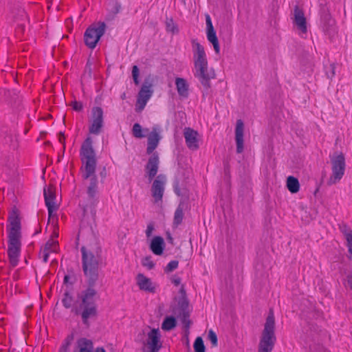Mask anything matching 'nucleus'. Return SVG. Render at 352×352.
<instances>
[{
  "mask_svg": "<svg viewBox=\"0 0 352 352\" xmlns=\"http://www.w3.org/2000/svg\"><path fill=\"white\" fill-rule=\"evenodd\" d=\"M80 251L82 268L87 278V287L81 292V302L79 306L73 307L72 311L77 316L80 315L82 324L89 327V319L96 318L98 316V307L95 299L98 292L94 287L99 278V270L106 265V262L102 255V248L98 245L89 248L82 246Z\"/></svg>",
  "mask_w": 352,
  "mask_h": 352,
  "instance_id": "f257e3e1",
  "label": "nucleus"
},
{
  "mask_svg": "<svg viewBox=\"0 0 352 352\" xmlns=\"http://www.w3.org/2000/svg\"><path fill=\"white\" fill-rule=\"evenodd\" d=\"M80 160L83 164L82 168L84 169L82 177L83 179L90 178V184L87 188V195L90 199L91 204L81 205L83 214L85 215L87 210L91 209L92 212L94 209L95 197L98 190V179L95 174L97 165L96 151L93 147V140L91 137H87L82 142L80 150Z\"/></svg>",
  "mask_w": 352,
  "mask_h": 352,
  "instance_id": "f03ea898",
  "label": "nucleus"
},
{
  "mask_svg": "<svg viewBox=\"0 0 352 352\" xmlns=\"http://www.w3.org/2000/svg\"><path fill=\"white\" fill-rule=\"evenodd\" d=\"M10 227L8 230V254L11 267H14L18 265L19 257L21 252V224L18 210L14 208L8 217Z\"/></svg>",
  "mask_w": 352,
  "mask_h": 352,
  "instance_id": "7ed1b4c3",
  "label": "nucleus"
},
{
  "mask_svg": "<svg viewBox=\"0 0 352 352\" xmlns=\"http://www.w3.org/2000/svg\"><path fill=\"white\" fill-rule=\"evenodd\" d=\"M276 340L275 319L273 311L270 309L262 332L258 352H271Z\"/></svg>",
  "mask_w": 352,
  "mask_h": 352,
  "instance_id": "20e7f679",
  "label": "nucleus"
},
{
  "mask_svg": "<svg viewBox=\"0 0 352 352\" xmlns=\"http://www.w3.org/2000/svg\"><path fill=\"white\" fill-rule=\"evenodd\" d=\"M106 24L104 22H99L98 26L90 25L84 34L85 44L90 49H94L104 34Z\"/></svg>",
  "mask_w": 352,
  "mask_h": 352,
  "instance_id": "39448f33",
  "label": "nucleus"
},
{
  "mask_svg": "<svg viewBox=\"0 0 352 352\" xmlns=\"http://www.w3.org/2000/svg\"><path fill=\"white\" fill-rule=\"evenodd\" d=\"M332 164V175L328 181V185L331 186L339 182L344 174L346 164L345 157L342 153H336L331 158Z\"/></svg>",
  "mask_w": 352,
  "mask_h": 352,
  "instance_id": "423d86ee",
  "label": "nucleus"
},
{
  "mask_svg": "<svg viewBox=\"0 0 352 352\" xmlns=\"http://www.w3.org/2000/svg\"><path fill=\"white\" fill-rule=\"evenodd\" d=\"M195 76L199 80L204 87L203 96L208 94L211 87L210 80L216 78V74L213 68L208 69V66H201L195 68Z\"/></svg>",
  "mask_w": 352,
  "mask_h": 352,
  "instance_id": "0eeeda50",
  "label": "nucleus"
},
{
  "mask_svg": "<svg viewBox=\"0 0 352 352\" xmlns=\"http://www.w3.org/2000/svg\"><path fill=\"white\" fill-rule=\"evenodd\" d=\"M91 118L89 131L91 134L98 135L104 126L102 109L100 107H94L91 109Z\"/></svg>",
  "mask_w": 352,
  "mask_h": 352,
  "instance_id": "6e6552de",
  "label": "nucleus"
},
{
  "mask_svg": "<svg viewBox=\"0 0 352 352\" xmlns=\"http://www.w3.org/2000/svg\"><path fill=\"white\" fill-rule=\"evenodd\" d=\"M320 27L324 34L331 36L335 32V21L328 10V8L323 6L320 9Z\"/></svg>",
  "mask_w": 352,
  "mask_h": 352,
  "instance_id": "1a4fd4ad",
  "label": "nucleus"
},
{
  "mask_svg": "<svg viewBox=\"0 0 352 352\" xmlns=\"http://www.w3.org/2000/svg\"><path fill=\"white\" fill-rule=\"evenodd\" d=\"M147 340L143 342L148 346V350L145 352H158L162 347L160 341L161 333L159 329L153 328L147 334Z\"/></svg>",
  "mask_w": 352,
  "mask_h": 352,
  "instance_id": "9d476101",
  "label": "nucleus"
},
{
  "mask_svg": "<svg viewBox=\"0 0 352 352\" xmlns=\"http://www.w3.org/2000/svg\"><path fill=\"white\" fill-rule=\"evenodd\" d=\"M160 165V157L157 152L151 154L147 163L145 165V177L151 182L156 176Z\"/></svg>",
  "mask_w": 352,
  "mask_h": 352,
  "instance_id": "9b49d317",
  "label": "nucleus"
},
{
  "mask_svg": "<svg viewBox=\"0 0 352 352\" xmlns=\"http://www.w3.org/2000/svg\"><path fill=\"white\" fill-rule=\"evenodd\" d=\"M166 181V175L164 174L158 175L156 178L153 180L151 186L152 196L155 199V201L157 202L161 201L163 197L165 184Z\"/></svg>",
  "mask_w": 352,
  "mask_h": 352,
  "instance_id": "f8f14e48",
  "label": "nucleus"
},
{
  "mask_svg": "<svg viewBox=\"0 0 352 352\" xmlns=\"http://www.w3.org/2000/svg\"><path fill=\"white\" fill-rule=\"evenodd\" d=\"M192 43L195 68L201 66H208V60L204 47L195 39L192 41Z\"/></svg>",
  "mask_w": 352,
  "mask_h": 352,
  "instance_id": "ddd939ff",
  "label": "nucleus"
},
{
  "mask_svg": "<svg viewBox=\"0 0 352 352\" xmlns=\"http://www.w3.org/2000/svg\"><path fill=\"white\" fill-rule=\"evenodd\" d=\"M172 314L179 318L183 325L184 333L190 334V328L192 324V321L190 320V310L189 307L181 309H175L170 310Z\"/></svg>",
  "mask_w": 352,
  "mask_h": 352,
  "instance_id": "4468645a",
  "label": "nucleus"
},
{
  "mask_svg": "<svg viewBox=\"0 0 352 352\" xmlns=\"http://www.w3.org/2000/svg\"><path fill=\"white\" fill-rule=\"evenodd\" d=\"M206 23L207 38L209 42L212 44L214 52L217 54H219L220 52V45L216 34V31L212 23L211 18L208 14H206Z\"/></svg>",
  "mask_w": 352,
  "mask_h": 352,
  "instance_id": "2eb2a0df",
  "label": "nucleus"
},
{
  "mask_svg": "<svg viewBox=\"0 0 352 352\" xmlns=\"http://www.w3.org/2000/svg\"><path fill=\"white\" fill-rule=\"evenodd\" d=\"M294 23L296 25L298 29L302 33H306L307 32L306 18L303 10L298 6L294 7Z\"/></svg>",
  "mask_w": 352,
  "mask_h": 352,
  "instance_id": "dca6fc26",
  "label": "nucleus"
},
{
  "mask_svg": "<svg viewBox=\"0 0 352 352\" xmlns=\"http://www.w3.org/2000/svg\"><path fill=\"white\" fill-rule=\"evenodd\" d=\"M179 296L175 297L174 300L176 302L171 303L170 306V310L175 309H181L189 307V300L187 297L186 290L184 285H182L179 291Z\"/></svg>",
  "mask_w": 352,
  "mask_h": 352,
  "instance_id": "f3484780",
  "label": "nucleus"
},
{
  "mask_svg": "<svg viewBox=\"0 0 352 352\" xmlns=\"http://www.w3.org/2000/svg\"><path fill=\"white\" fill-rule=\"evenodd\" d=\"M184 138L187 146L192 149L196 150L199 148L198 144V133L194 129L187 127L184 129Z\"/></svg>",
  "mask_w": 352,
  "mask_h": 352,
  "instance_id": "a211bd4d",
  "label": "nucleus"
},
{
  "mask_svg": "<svg viewBox=\"0 0 352 352\" xmlns=\"http://www.w3.org/2000/svg\"><path fill=\"white\" fill-rule=\"evenodd\" d=\"M243 122L240 119L237 120L235 128V141L237 153H241L243 151Z\"/></svg>",
  "mask_w": 352,
  "mask_h": 352,
  "instance_id": "6ab92c4d",
  "label": "nucleus"
},
{
  "mask_svg": "<svg viewBox=\"0 0 352 352\" xmlns=\"http://www.w3.org/2000/svg\"><path fill=\"white\" fill-rule=\"evenodd\" d=\"M73 352H94L92 340L86 338L78 339L73 349Z\"/></svg>",
  "mask_w": 352,
  "mask_h": 352,
  "instance_id": "aec40b11",
  "label": "nucleus"
},
{
  "mask_svg": "<svg viewBox=\"0 0 352 352\" xmlns=\"http://www.w3.org/2000/svg\"><path fill=\"white\" fill-rule=\"evenodd\" d=\"M160 139L161 137L155 129H153L148 136L146 154L151 155L155 153L154 151L157 147Z\"/></svg>",
  "mask_w": 352,
  "mask_h": 352,
  "instance_id": "412c9836",
  "label": "nucleus"
},
{
  "mask_svg": "<svg viewBox=\"0 0 352 352\" xmlns=\"http://www.w3.org/2000/svg\"><path fill=\"white\" fill-rule=\"evenodd\" d=\"M150 250L155 255H162L165 248V242L163 237L155 236L153 238L149 245Z\"/></svg>",
  "mask_w": 352,
  "mask_h": 352,
  "instance_id": "4be33fe9",
  "label": "nucleus"
},
{
  "mask_svg": "<svg viewBox=\"0 0 352 352\" xmlns=\"http://www.w3.org/2000/svg\"><path fill=\"white\" fill-rule=\"evenodd\" d=\"M152 87L153 84L149 80V79H145L138 93V98L148 102L153 93V91L151 89Z\"/></svg>",
  "mask_w": 352,
  "mask_h": 352,
  "instance_id": "5701e85b",
  "label": "nucleus"
},
{
  "mask_svg": "<svg viewBox=\"0 0 352 352\" xmlns=\"http://www.w3.org/2000/svg\"><path fill=\"white\" fill-rule=\"evenodd\" d=\"M138 285L141 290L151 293L155 292V287L153 286L151 280L146 277L142 274H139L137 276Z\"/></svg>",
  "mask_w": 352,
  "mask_h": 352,
  "instance_id": "b1692460",
  "label": "nucleus"
},
{
  "mask_svg": "<svg viewBox=\"0 0 352 352\" xmlns=\"http://www.w3.org/2000/svg\"><path fill=\"white\" fill-rule=\"evenodd\" d=\"M175 85L178 94L184 98H187L189 95V85L187 81L183 78H176Z\"/></svg>",
  "mask_w": 352,
  "mask_h": 352,
  "instance_id": "393cba45",
  "label": "nucleus"
},
{
  "mask_svg": "<svg viewBox=\"0 0 352 352\" xmlns=\"http://www.w3.org/2000/svg\"><path fill=\"white\" fill-rule=\"evenodd\" d=\"M4 96L9 100L14 107H19L21 102V97L19 96V91L16 89L5 91Z\"/></svg>",
  "mask_w": 352,
  "mask_h": 352,
  "instance_id": "a878e982",
  "label": "nucleus"
},
{
  "mask_svg": "<svg viewBox=\"0 0 352 352\" xmlns=\"http://www.w3.org/2000/svg\"><path fill=\"white\" fill-rule=\"evenodd\" d=\"M44 198L47 208H52V206H56L54 202L56 193L53 186H50L47 188H44Z\"/></svg>",
  "mask_w": 352,
  "mask_h": 352,
  "instance_id": "bb28decb",
  "label": "nucleus"
},
{
  "mask_svg": "<svg viewBox=\"0 0 352 352\" xmlns=\"http://www.w3.org/2000/svg\"><path fill=\"white\" fill-rule=\"evenodd\" d=\"M177 326L176 316H166L162 324V329L164 331H169Z\"/></svg>",
  "mask_w": 352,
  "mask_h": 352,
  "instance_id": "cd10ccee",
  "label": "nucleus"
},
{
  "mask_svg": "<svg viewBox=\"0 0 352 352\" xmlns=\"http://www.w3.org/2000/svg\"><path fill=\"white\" fill-rule=\"evenodd\" d=\"M121 9V3L118 1H115L111 9L109 10L108 13L106 15L105 20L107 21H111L115 19L116 15L120 12Z\"/></svg>",
  "mask_w": 352,
  "mask_h": 352,
  "instance_id": "c85d7f7f",
  "label": "nucleus"
},
{
  "mask_svg": "<svg viewBox=\"0 0 352 352\" xmlns=\"http://www.w3.org/2000/svg\"><path fill=\"white\" fill-rule=\"evenodd\" d=\"M287 187L290 192H298L300 189V184L298 179L294 176H289L287 179Z\"/></svg>",
  "mask_w": 352,
  "mask_h": 352,
  "instance_id": "c756f323",
  "label": "nucleus"
},
{
  "mask_svg": "<svg viewBox=\"0 0 352 352\" xmlns=\"http://www.w3.org/2000/svg\"><path fill=\"white\" fill-rule=\"evenodd\" d=\"M183 205L182 203H180L175 212L173 225L175 226H178L182 223L184 218Z\"/></svg>",
  "mask_w": 352,
  "mask_h": 352,
  "instance_id": "7c9ffc66",
  "label": "nucleus"
},
{
  "mask_svg": "<svg viewBox=\"0 0 352 352\" xmlns=\"http://www.w3.org/2000/svg\"><path fill=\"white\" fill-rule=\"evenodd\" d=\"M74 339V335L73 333L67 336V337L63 340V344H61L58 352H69L70 346Z\"/></svg>",
  "mask_w": 352,
  "mask_h": 352,
  "instance_id": "2f4dec72",
  "label": "nucleus"
},
{
  "mask_svg": "<svg viewBox=\"0 0 352 352\" xmlns=\"http://www.w3.org/2000/svg\"><path fill=\"white\" fill-rule=\"evenodd\" d=\"M74 302V296L71 294L69 290H65L63 294V298L62 299V303L65 309H69L72 306Z\"/></svg>",
  "mask_w": 352,
  "mask_h": 352,
  "instance_id": "473e14b6",
  "label": "nucleus"
},
{
  "mask_svg": "<svg viewBox=\"0 0 352 352\" xmlns=\"http://www.w3.org/2000/svg\"><path fill=\"white\" fill-rule=\"evenodd\" d=\"M148 131V129H142L139 123H135L133 126L132 134L135 138L141 139L146 136L143 131L147 132Z\"/></svg>",
  "mask_w": 352,
  "mask_h": 352,
  "instance_id": "72a5a7b5",
  "label": "nucleus"
},
{
  "mask_svg": "<svg viewBox=\"0 0 352 352\" xmlns=\"http://www.w3.org/2000/svg\"><path fill=\"white\" fill-rule=\"evenodd\" d=\"M166 30L167 32H170L173 34L179 33V28L177 24L175 23L172 17L166 19Z\"/></svg>",
  "mask_w": 352,
  "mask_h": 352,
  "instance_id": "f704fd0d",
  "label": "nucleus"
},
{
  "mask_svg": "<svg viewBox=\"0 0 352 352\" xmlns=\"http://www.w3.org/2000/svg\"><path fill=\"white\" fill-rule=\"evenodd\" d=\"M317 342L315 340L309 344L310 352H329L322 345L319 343V339L317 338Z\"/></svg>",
  "mask_w": 352,
  "mask_h": 352,
  "instance_id": "c9c22d12",
  "label": "nucleus"
},
{
  "mask_svg": "<svg viewBox=\"0 0 352 352\" xmlns=\"http://www.w3.org/2000/svg\"><path fill=\"white\" fill-rule=\"evenodd\" d=\"M195 352H206V346L201 337L198 336L193 344Z\"/></svg>",
  "mask_w": 352,
  "mask_h": 352,
  "instance_id": "e433bc0d",
  "label": "nucleus"
},
{
  "mask_svg": "<svg viewBox=\"0 0 352 352\" xmlns=\"http://www.w3.org/2000/svg\"><path fill=\"white\" fill-rule=\"evenodd\" d=\"M92 62L90 58H88L85 67L84 73L82 75V78L90 80L92 78Z\"/></svg>",
  "mask_w": 352,
  "mask_h": 352,
  "instance_id": "4c0bfd02",
  "label": "nucleus"
},
{
  "mask_svg": "<svg viewBox=\"0 0 352 352\" xmlns=\"http://www.w3.org/2000/svg\"><path fill=\"white\" fill-rule=\"evenodd\" d=\"M67 271L69 274L65 275L63 283L65 285H66L67 286L68 285H70L72 286L76 280V278L74 276V272L72 269H71L70 270H68Z\"/></svg>",
  "mask_w": 352,
  "mask_h": 352,
  "instance_id": "58836bf2",
  "label": "nucleus"
},
{
  "mask_svg": "<svg viewBox=\"0 0 352 352\" xmlns=\"http://www.w3.org/2000/svg\"><path fill=\"white\" fill-rule=\"evenodd\" d=\"M324 68L327 78L332 80L336 74V64L331 63L329 65H324Z\"/></svg>",
  "mask_w": 352,
  "mask_h": 352,
  "instance_id": "ea45409f",
  "label": "nucleus"
},
{
  "mask_svg": "<svg viewBox=\"0 0 352 352\" xmlns=\"http://www.w3.org/2000/svg\"><path fill=\"white\" fill-rule=\"evenodd\" d=\"M58 241H54L52 239H49L45 244L43 250L47 251L56 252V248L58 246Z\"/></svg>",
  "mask_w": 352,
  "mask_h": 352,
  "instance_id": "a19ab883",
  "label": "nucleus"
},
{
  "mask_svg": "<svg viewBox=\"0 0 352 352\" xmlns=\"http://www.w3.org/2000/svg\"><path fill=\"white\" fill-rule=\"evenodd\" d=\"M179 262L176 260L170 261L164 268L165 273H170L178 267Z\"/></svg>",
  "mask_w": 352,
  "mask_h": 352,
  "instance_id": "79ce46f5",
  "label": "nucleus"
},
{
  "mask_svg": "<svg viewBox=\"0 0 352 352\" xmlns=\"http://www.w3.org/2000/svg\"><path fill=\"white\" fill-rule=\"evenodd\" d=\"M208 338L209 340L210 341L212 346H217V344H218L217 336L213 330H212V329L209 330Z\"/></svg>",
  "mask_w": 352,
  "mask_h": 352,
  "instance_id": "37998d69",
  "label": "nucleus"
},
{
  "mask_svg": "<svg viewBox=\"0 0 352 352\" xmlns=\"http://www.w3.org/2000/svg\"><path fill=\"white\" fill-rule=\"evenodd\" d=\"M140 70L137 65H133L132 67V76L134 83L138 85L140 83L139 81Z\"/></svg>",
  "mask_w": 352,
  "mask_h": 352,
  "instance_id": "c03bdc74",
  "label": "nucleus"
},
{
  "mask_svg": "<svg viewBox=\"0 0 352 352\" xmlns=\"http://www.w3.org/2000/svg\"><path fill=\"white\" fill-rule=\"evenodd\" d=\"M142 265L148 267V270H152L155 267L154 262L151 260V256H146L142 261Z\"/></svg>",
  "mask_w": 352,
  "mask_h": 352,
  "instance_id": "a18cd8bd",
  "label": "nucleus"
},
{
  "mask_svg": "<svg viewBox=\"0 0 352 352\" xmlns=\"http://www.w3.org/2000/svg\"><path fill=\"white\" fill-rule=\"evenodd\" d=\"M147 102L141 100L140 98H137V104L135 107V111L138 113L141 112L145 107Z\"/></svg>",
  "mask_w": 352,
  "mask_h": 352,
  "instance_id": "49530a36",
  "label": "nucleus"
},
{
  "mask_svg": "<svg viewBox=\"0 0 352 352\" xmlns=\"http://www.w3.org/2000/svg\"><path fill=\"white\" fill-rule=\"evenodd\" d=\"M71 106L72 107L73 109L76 111L80 112L82 111L83 109V104L80 101L74 100L72 102Z\"/></svg>",
  "mask_w": 352,
  "mask_h": 352,
  "instance_id": "de8ad7c7",
  "label": "nucleus"
},
{
  "mask_svg": "<svg viewBox=\"0 0 352 352\" xmlns=\"http://www.w3.org/2000/svg\"><path fill=\"white\" fill-rule=\"evenodd\" d=\"M340 229L342 233L345 236V239L347 241V234H352V230L346 224L340 226Z\"/></svg>",
  "mask_w": 352,
  "mask_h": 352,
  "instance_id": "09e8293b",
  "label": "nucleus"
},
{
  "mask_svg": "<svg viewBox=\"0 0 352 352\" xmlns=\"http://www.w3.org/2000/svg\"><path fill=\"white\" fill-rule=\"evenodd\" d=\"M154 230V223L150 222L147 225V228L146 230V235L148 238L151 236L153 231Z\"/></svg>",
  "mask_w": 352,
  "mask_h": 352,
  "instance_id": "8fccbe9b",
  "label": "nucleus"
},
{
  "mask_svg": "<svg viewBox=\"0 0 352 352\" xmlns=\"http://www.w3.org/2000/svg\"><path fill=\"white\" fill-rule=\"evenodd\" d=\"M346 245L349 249V252L352 255V234H347Z\"/></svg>",
  "mask_w": 352,
  "mask_h": 352,
  "instance_id": "3c124183",
  "label": "nucleus"
},
{
  "mask_svg": "<svg viewBox=\"0 0 352 352\" xmlns=\"http://www.w3.org/2000/svg\"><path fill=\"white\" fill-rule=\"evenodd\" d=\"M58 140H59V142L63 144V151H65V134L62 131H60L58 133Z\"/></svg>",
  "mask_w": 352,
  "mask_h": 352,
  "instance_id": "603ef678",
  "label": "nucleus"
},
{
  "mask_svg": "<svg viewBox=\"0 0 352 352\" xmlns=\"http://www.w3.org/2000/svg\"><path fill=\"white\" fill-rule=\"evenodd\" d=\"M173 189H174L175 193L177 195H178V196L181 195V190H180V188H179V182L178 181H176V182H174Z\"/></svg>",
  "mask_w": 352,
  "mask_h": 352,
  "instance_id": "864d4df0",
  "label": "nucleus"
},
{
  "mask_svg": "<svg viewBox=\"0 0 352 352\" xmlns=\"http://www.w3.org/2000/svg\"><path fill=\"white\" fill-rule=\"evenodd\" d=\"M188 336H189V334H186V333H184L182 339H183L184 344L188 347V351H190V341H189Z\"/></svg>",
  "mask_w": 352,
  "mask_h": 352,
  "instance_id": "5fc2aeb1",
  "label": "nucleus"
},
{
  "mask_svg": "<svg viewBox=\"0 0 352 352\" xmlns=\"http://www.w3.org/2000/svg\"><path fill=\"white\" fill-rule=\"evenodd\" d=\"M166 239L168 241V242L171 244L172 245H174V239L170 234V232L169 231H167L166 232Z\"/></svg>",
  "mask_w": 352,
  "mask_h": 352,
  "instance_id": "6e6d98bb",
  "label": "nucleus"
},
{
  "mask_svg": "<svg viewBox=\"0 0 352 352\" xmlns=\"http://www.w3.org/2000/svg\"><path fill=\"white\" fill-rule=\"evenodd\" d=\"M57 209H58V207L56 206H52V208H47L49 219L54 217L53 212H54V210H56Z\"/></svg>",
  "mask_w": 352,
  "mask_h": 352,
  "instance_id": "4d7b16f0",
  "label": "nucleus"
},
{
  "mask_svg": "<svg viewBox=\"0 0 352 352\" xmlns=\"http://www.w3.org/2000/svg\"><path fill=\"white\" fill-rule=\"evenodd\" d=\"M171 282L175 285V286H178L180 283H181V278L179 276H174L172 280H171Z\"/></svg>",
  "mask_w": 352,
  "mask_h": 352,
  "instance_id": "13d9d810",
  "label": "nucleus"
},
{
  "mask_svg": "<svg viewBox=\"0 0 352 352\" xmlns=\"http://www.w3.org/2000/svg\"><path fill=\"white\" fill-rule=\"evenodd\" d=\"M49 258V251H47L46 250H43V261L45 263H47L48 261Z\"/></svg>",
  "mask_w": 352,
  "mask_h": 352,
  "instance_id": "bf43d9fd",
  "label": "nucleus"
},
{
  "mask_svg": "<svg viewBox=\"0 0 352 352\" xmlns=\"http://www.w3.org/2000/svg\"><path fill=\"white\" fill-rule=\"evenodd\" d=\"M107 169H106V167L104 166L102 168V169L101 170V171L100 172V177L102 178V179H104L106 177H107Z\"/></svg>",
  "mask_w": 352,
  "mask_h": 352,
  "instance_id": "052dcab7",
  "label": "nucleus"
},
{
  "mask_svg": "<svg viewBox=\"0 0 352 352\" xmlns=\"http://www.w3.org/2000/svg\"><path fill=\"white\" fill-rule=\"evenodd\" d=\"M348 284L350 289L352 290V276H348Z\"/></svg>",
  "mask_w": 352,
  "mask_h": 352,
  "instance_id": "680f3d73",
  "label": "nucleus"
},
{
  "mask_svg": "<svg viewBox=\"0 0 352 352\" xmlns=\"http://www.w3.org/2000/svg\"><path fill=\"white\" fill-rule=\"evenodd\" d=\"M95 352H107L103 347H98Z\"/></svg>",
  "mask_w": 352,
  "mask_h": 352,
  "instance_id": "e2e57ef3",
  "label": "nucleus"
},
{
  "mask_svg": "<svg viewBox=\"0 0 352 352\" xmlns=\"http://www.w3.org/2000/svg\"><path fill=\"white\" fill-rule=\"evenodd\" d=\"M318 191H319V186L317 187L316 189L315 190V191L314 192V196H316V194L318 193Z\"/></svg>",
  "mask_w": 352,
  "mask_h": 352,
  "instance_id": "0e129e2a",
  "label": "nucleus"
},
{
  "mask_svg": "<svg viewBox=\"0 0 352 352\" xmlns=\"http://www.w3.org/2000/svg\"><path fill=\"white\" fill-rule=\"evenodd\" d=\"M84 231V228L81 226L80 228V230H79V232H82Z\"/></svg>",
  "mask_w": 352,
  "mask_h": 352,
  "instance_id": "69168bd1",
  "label": "nucleus"
},
{
  "mask_svg": "<svg viewBox=\"0 0 352 352\" xmlns=\"http://www.w3.org/2000/svg\"><path fill=\"white\" fill-rule=\"evenodd\" d=\"M53 234H54V237H58V234L57 232H54Z\"/></svg>",
  "mask_w": 352,
  "mask_h": 352,
  "instance_id": "338daca9",
  "label": "nucleus"
},
{
  "mask_svg": "<svg viewBox=\"0 0 352 352\" xmlns=\"http://www.w3.org/2000/svg\"><path fill=\"white\" fill-rule=\"evenodd\" d=\"M121 98L122 99H124L125 98V94H123L121 96Z\"/></svg>",
  "mask_w": 352,
  "mask_h": 352,
  "instance_id": "774afa93",
  "label": "nucleus"
}]
</instances>
